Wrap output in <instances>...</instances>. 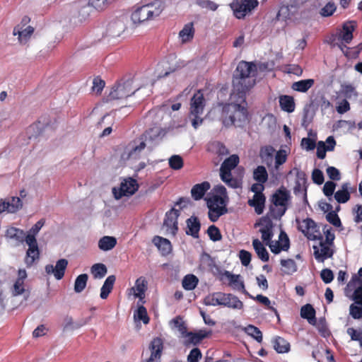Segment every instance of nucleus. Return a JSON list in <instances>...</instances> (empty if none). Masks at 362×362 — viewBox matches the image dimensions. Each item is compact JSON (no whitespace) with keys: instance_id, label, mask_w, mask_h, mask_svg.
Instances as JSON below:
<instances>
[{"instance_id":"nucleus-33","label":"nucleus","mask_w":362,"mask_h":362,"mask_svg":"<svg viewBox=\"0 0 362 362\" xmlns=\"http://www.w3.org/2000/svg\"><path fill=\"white\" fill-rule=\"evenodd\" d=\"M252 246L255 250L258 257L263 262H268L269 255L264 245L258 239L252 240Z\"/></svg>"},{"instance_id":"nucleus-62","label":"nucleus","mask_w":362,"mask_h":362,"mask_svg":"<svg viewBox=\"0 0 362 362\" xmlns=\"http://www.w3.org/2000/svg\"><path fill=\"white\" fill-rule=\"evenodd\" d=\"M202 356V354L200 349L199 348H194L190 351L187 356V362H198Z\"/></svg>"},{"instance_id":"nucleus-60","label":"nucleus","mask_w":362,"mask_h":362,"mask_svg":"<svg viewBox=\"0 0 362 362\" xmlns=\"http://www.w3.org/2000/svg\"><path fill=\"white\" fill-rule=\"evenodd\" d=\"M105 81L101 79L100 77H95L93 79V91L95 92L96 93H101L102 90H103L105 87Z\"/></svg>"},{"instance_id":"nucleus-22","label":"nucleus","mask_w":362,"mask_h":362,"mask_svg":"<svg viewBox=\"0 0 362 362\" xmlns=\"http://www.w3.org/2000/svg\"><path fill=\"white\" fill-rule=\"evenodd\" d=\"M187 230L186 233L194 238H199V233L201 228V223L197 216H191L186 221Z\"/></svg>"},{"instance_id":"nucleus-57","label":"nucleus","mask_w":362,"mask_h":362,"mask_svg":"<svg viewBox=\"0 0 362 362\" xmlns=\"http://www.w3.org/2000/svg\"><path fill=\"white\" fill-rule=\"evenodd\" d=\"M326 219L329 223L332 224L336 227H339L341 225V220L339 216L334 211H331L327 213V214L326 215Z\"/></svg>"},{"instance_id":"nucleus-32","label":"nucleus","mask_w":362,"mask_h":362,"mask_svg":"<svg viewBox=\"0 0 362 362\" xmlns=\"http://www.w3.org/2000/svg\"><path fill=\"white\" fill-rule=\"evenodd\" d=\"M349 185V182L344 183L341 185V189L335 192L334 199L338 203L344 204L350 199Z\"/></svg>"},{"instance_id":"nucleus-42","label":"nucleus","mask_w":362,"mask_h":362,"mask_svg":"<svg viewBox=\"0 0 362 362\" xmlns=\"http://www.w3.org/2000/svg\"><path fill=\"white\" fill-rule=\"evenodd\" d=\"M247 296H249V298L255 299L261 304L266 306L268 310L273 312L278 317H279V315L277 310L274 306L271 305V301L267 296H264L262 294H259L256 297H253L249 293Z\"/></svg>"},{"instance_id":"nucleus-7","label":"nucleus","mask_w":362,"mask_h":362,"mask_svg":"<svg viewBox=\"0 0 362 362\" xmlns=\"http://www.w3.org/2000/svg\"><path fill=\"white\" fill-rule=\"evenodd\" d=\"M206 105V100L202 90H198L190 100V115L193 117L192 124L197 129L203 122L202 115Z\"/></svg>"},{"instance_id":"nucleus-51","label":"nucleus","mask_w":362,"mask_h":362,"mask_svg":"<svg viewBox=\"0 0 362 362\" xmlns=\"http://www.w3.org/2000/svg\"><path fill=\"white\" fill-rule=\"evenodd\" d=\"M169 165L173 170H180L183 167V159L178 155L172 156L169 159Z\"/></svg>"},{"instance_id":"nucleus-58","label":"nucleus","mask_w":362,"mask_h":362,"mask_svg":"<svg viewBox=\"0 0 362 362\" xmlns=\"http://www.w3.org/2000/svg\"><path fill=\"white\" fill-rule=\"evenodd\" d=\"M279 238V241L276 244L279 243L281 246V248H283V250L287 251L290 247V240L287 234L284 231H281Z\"/></svg>"},{"instance_id":"nucleus-53","label":"nucleus","mask_w":362,"mask_h":362,"mask_svg":"<svg viewBox=\"0 0 362 362\" xmlns=\"http://www.w3.org/2000/svg\"><path fill=\"white\" fill-rule=\"evenodd\" d=\"M115 0H89V4L97 10H103Z\"/></svg>"},{"instance_id":"nucleus-46","label":"nucleus","mask_w":362,"mask_h":362,"mask_svg":"<svg viewBox=\"0 0 362 362\" xmlns=\"http://www.w3.org/2000/svg\"><path fill=\"white\" fill-rule=\"evenodd\" d=\"M245 332L257 342L261 343L262 341V332L258 327L249 325L245 328Z\"/></svg>"},{"instance_id":"nucleus-61","label":"nucleus","mask_w":362,"mask_h":362,"mask_svg":"<svg viewBox=\"0 0 362 362\" xmlns=\"http://www.w3.org/2000/svg\"><path fill=\"white\" fill-rule=\"evenodd\" d=\"M136 316L139 320H141L144 322V324L146 325L149 322L150 319L144 306L141 305L138 308Z\"/></svg>"},{"instance_id":"nucleus-41","label":"nucleus","mask_w":362,"mask_h":362,"mask_svg":"<svg viewBox=\"0 0 362 362\" xmlns=\"http://www.w3.org/2000/svg\"><path fill=\"white\" fill-rule=\"evenodd\" d=\"M199 282L198 278L194 274L186 275L182 280V287L187 291H192L196 288Z\"/></svg>"},{"instance_id":"nucleus-11","label":"nucleus","mask_w":362,"mask_h":362,"mask_svg":"<svg viewBox=\"0 0 362 362\" xmlns=\"http://www.w3.org/2000/svg\"><path fill=\"white\" fill-rule=\"evenodd\" d=\"M260 227L259 232L262 234V240L266 245H269V242L274 236V224L272 218L267 214L262 216L259 220L255 223V228Z\"/></svg>"},{"instance_id":"nucleus-36","label":"nucleus","mask_w":362,"mask_h":362,"mask_svg":"<svg viewBox=\"0 0 362 362\" xmlns=\"http://www.w3.org/2000/svg\"><path fill=\"white\" fill-rule=\"evenodd\" d=\"M354 21L344 23L342 26L341 39L346 43H350L353 39V32L355 30Z\"/></svg>"},{"instance_id":"nucleus-20","label":"nucleus","mask_w":362,"mask_h":362,"mask_svg":"<svg viewBox=\"0 0 362 362\" xmlns=\"http://www.w3.org/2000/svg\"><path fill=\"white\" fill-rule=\"evenodd\" d=\"M33 32L34 28L30 25L23 27L21 25H17L13 28V35H18V41L21 44H25L30 38Z\"/></svg>"},{"instance_id":"nucleus-27","label":"nucleus","mask_w":362,"mask_h":362,"mask_svg":"<svg viewBox=\"0 0 362 362\" xmlns=\"http://www.w3.org/2000/svg\"><path fill=\"white\" fill-rule=\"evenodd\" d=\"M266 197L264 194H254L252 199L248 201V204L255 208L257 214L263 213Z\"/></svg>"},{"instance_id":"nucleus-24","label":"nucleus","mask_w":362,"mask_h":362,"mask_svg":"<svg viewBox=\"0 0 362 362\" xmlns=\"http://www.w3.org/2000/svg\"><path fill=\"white\" fill-rule=\"evenodd\" d=\"M240 159L238 155L233 154L224 160L220 168V173H230L239 163Z\"/></svg>"},{"instance_id":"nucleus-17","label":"nucleus","mask_w":362,"mask_h":362,"mask_svg":"<svg viewBox=\"0 0 362 362\" xmlns=\"http://www.w3.org/2000/svg\"><path fill=\"white\" fill-rule=\"evenodd\" d=\"M221 276L228 279V284L233 289L240 291L245 295H248L249 293L245 290L244 281L240 274H233L226 270L221 274Z\"/></svg>"},{"instance_id":"nucleus-13","label":"nucleus","mask_w":362,"mask_h":362,"mask_svg":"<svg viewBox=\"0 0 362 362\" xmlns=\"http://www.w3.org/2000/svg\"><path fill=\"white\" fill-rule=\"evenodd\" d=\"M26 244L28 245V249L26 252L25 262L28 267H30L35 260L40 258V250L36 238H29L28 240H26Z\"/></svg>"},{"instance_id":"nucleus-23","label":"nucleus","mask_w":362,"mask_h":362,"mask_svg":"<svg viewBox=\"0 0 362 362\" xmlns=\"http://www.w3.org/2000/svg\"><path fill=\"white\" fill-rule=\"evenodd\" d=\"M210 187L211 185L207 181L194 185L191 189L192 197L196 201L202 199Z\"/></svg>"},{"instance_id":"nucleus-16","label":"nucleus","mask_w":362,"mask_h":362,"mask_svg":"<svg viewBox=\"0 0 362 362\" xmlns=\"http://www.w3.org/2000/svg\"><path fill=\"white\" fill-rule=\"evenodd\" d=\"M149 349L151 350L150 357L141 362H155L160 360L163 349V344L161 339L158 337L154 338L149 345Z\"/></svg>"},{"instance_id":"nucleus-9","label":"nucleus","mask_w":362,"mask_h":362,"mask_svg":"<svg viewBox=\"0 0 362 362\" xmlns=\"http://www.w3.org/2000/svg\"><path fill=\"white\" fill-rule=\"evenodd\" d=\"M230 6L235 16L240 19L256 8L258 6V1L257 0H233Z\"/></svg>"},{"instance_id":"nucleus-59","label":"nucleus","mask_w":362,"mask_h":362,"mask_svg":"<svg viewBox=\"0 0 362 362\" xmlns=\"http://www.w3.org/2000/svg\"><path fill=\"white\" fill-rule=\"evenodd\" d=\"M336 6L333 2H328L320 11L321 16L328 17L332 16L336 11Z\"/></svg>"},{"instance_id":"nucleus-49","label":"nucleus","mask_w":362,"mask_h":362,"mask_svg":"<svg viewBox=\"0 0 362 362\" xmlns=\"http://www.w3.org/2000/svg\"><path fill=\"white\" fill-rule=\"evenodd\" d=\"M207 234L214 242L221 240L222 238L220 230L215 225H211L208 228Z\"/></svg>"},{"instance_id":"nucleus-56","label":"nucleus","mask_w":362,"mask_h":362,"mask_svg":"<svg viewBox=\"0 0 362 362\" xmlns=\"http://www.w3.org/2000/svg\"><path fill=\"white\" fill-rule=\"evenodd\" d=\"M349 313L354 319L362 318V305L352 303L349 306Z\"/></svg>"},{"instance_id":"nucleus-31","label":"nucleus","mask_w":362,"mask_h":362,"mask_svg":"<svg viewBox=\"0 0 362 362\" xmlns=\"http://www.w3.org/2000/svg\"><path fill=\"white\" fill-rule=\"evenodd\" d=\"M274 349L277 353L284 354L290 350V344L284 338L281 337H276L272 340Z\"/></svg>"},{"instance_id":"nucleus-25","label":"nucleus","mask_w":362,"mask_h":362,"mask_svg":"<svg viewBox=\"0 0 362 362\" xmlns=\"http://www.w3.org/2000/svg\"><path fill=\"white\" fill-rule=\"evenodd\" d=\"M275 151V148L270 145L264 146L260 148L259 157L262 162L268 167H269L273 163Z\"/></svg>"},{"instance_id":"nucleus-15","label":"nucleus","mask_w":362,"mask_h":362,"mask_svg":"<svg viewBox=\"0 0 362 362\" xmlns=\"http://www.w3.org/2000/svg\"><path fill=\"white\" fill-rule=\"evenodd\" d=\"M161 133V129L158 127H153L149 129L148 131L145 132L144 134L141 136L140 138L141 141L138 145H135L132 147V149L129 152V156H132L135 153H140L142 150H144L146 147V143L144 140V136L145 138L149 137L151 139H153L156 137H158L160 136Z\"/></svg>"},{"instance_id":"nucleus-2","label":"nucleus","mask_w":362,"mask_h":362,"mask_svg":"<svg viewBox=\"0 0 362 362\" xmlns=\"http://www.w3.org/2000/svg\"><path fill=\"white\" fill-rule=\"evenodd\" d=\"M298 228L308 238V239L312 240H320V250L318 246H313L314 256L318 262H323L326 259L332 257L334 251L329 247L328 244L332 243L334 236L329 239V235H327L326 241H323L322 235H321L315 222L310 218L304 219Z\"/></svg>"},{"instance_id":"nucleus-63","label":"nucleus","mask_w":362,"mask_h":362,"mask_svg":"<svg viewBox=\"0 0 362 362\" xmlns=\"http://www.w3.org/2000/svg\"><path fill=\"white\" fill-rule=\"evenodd\" d=\"M312 180L314 183L322 185L325 181L323 173L320 169H314L312 173Z\"/></svg>"},{"instance_id":"nucleus-21","label":"nucleus","mask_w":362,"mask_h":362,"mask_svg":"<svg viewBox=\"0 0 362 362\" xmlns=\"http://www.w3.org/2000/svg\"><path fill=\"white\" fill-rule=\"evenodd\" d=\"M153 243L158 247L163 256H166L172 252V245L167 238L156 235L152 240Z\"/></svg>"},{"instance_id":"nucleus-14","label":"nucleus","mask_w":362,"mask_h":362,"mask_svg":"<svg viewBox=\"0 0 362 362\" xmlns=\"http://www.w3.org/2000/svg\"><path fill=\"white\" fill-rule=\"evenodd\" d=\"M68 265V261L66 259H59L56 265L47 264L45 266V272L47 274H53L56 279H62L65 274Z\"/></svg>"},{"instance_id":"nucleus-52","label":"nucleus","mask_w":362,"mask_h":362,"mask_svg":"<svg viewBox=\"0 0 362 362\" xmlns=\"http://www.w3.org/2000/svg\"><path fill=\"white\" fill-rule=\"evenodd\" d=\"M195 3L202 8H206L213 11H216L218 7V4L210 0H195Z\"/></svg>"},{"instance_id":"nucleus-55","label":"nucleus","mask_w":362,"mask_h":362,"mask_svg":"<svg viewBox=\"0 0 362 362\" xmlns=\"http://www.w3.org/2000/svg\"><path fill=\"white\" fill-rule=\"evenodd\" d=\"M173 322L175 327L178 329L179 332L184 337L187 332V328L183 322L182 318L180 315L177 316L173 320Z\"/></svg>"},{"instance_id":"nucleus-48","label":"nucleus","mask_w":362,"mask_h":362,"mask_svg":"<svg viewBox=\"0 0 362 362\" xmlns=\"http://www.w3.org/2000/svg\"><path fill=\"white\" fill-rule=\"evenodd\" d=\"M45 220L44 218H41L35 225H33L28 232V234H26V240H28L29 238H36L35 236L37 235L42 227L45 225Z\"/></svg>"},{"instance_id":"nucleus-1","label":"nucleus","mask_w":362,"mask_h":362,"mask_svg":"<svg viewBox=\"0 0 362 362\" xmlns=\"http://www.w3.org/2000/svg\"><path fill=\"white\" fill-rule=\"evenodd\" d=\"M257 69L254 62L241 61L233 76L231 102L222 107L221 120L226 127H243L250 122L247 93L256 83Z\"/></svg>"},{"instance_id":"nucleus-8","label":"nucleus","mask_w":362,"mask_h":362,"mask_svg":"<svg viewBox=\"0 0 362 362\" xmlns=\"http://www.w3.org/2000/svg\"><path fill=\"white\" fill-rule=\"evenodd\" d=\"M132 88V82L126 81L115 84L107 96V100H114L127 98L135 93Z\"/></svg>"},{"instance_id":"nucleus-64","label":"nucleus","mask_w":362,"mask_h":362,"mask_svg":"<svg viewBox=\"0 0 362 362\" xmlns=\"http://www.w3.org/2000/svg\"><path fill=\"white\" fill-rule=\"evenodd\" d=\"M320 277L324 283L329 284L334 279V274L329 269H324L320 272Z\"/></svg>"},{"instance_id":"nucleus-28","label":"nucleus","mask_w":362,"mask_h":362,"mask_svg":"<svg viewBox=\"0 0 362 362\" xmlns=\"http://www.w3.org/2000/svg\"><path fill=\"white\" fill-rule=\"evenodd\" d=\"M315 84V80L313 78L300 80L293 82L291 88L297 92L306 93Z\"/></svg>"},{"instance_id":"nucleus-39","label":"nucleus","mask_w":362,"mask_h":362,"mask_svg":"<svg viewBox=\"0 0 362 362\" xmlns=\"http://www.w3.org/2000/svg\"><path fill=\"white\" fill-rule=\"evenodd\" d=\"M221 180L225 182L229 187L236 189L241 187V181L238 178L233 177L232 173H220Z\"/></svg>"},{"instance_id":"nucleus-45","label":"nucleus","mask_w":362,"mask_h":362,"mask_svg":"<svg viewBox=\"0 0 362 362\" xmlns=\"http://www.w3.org/2000/svg\"><path fill=\"white\" fill-rule=\"evenodd\" d=\"M88 276L86 274L78 275L74 283V291L76 293L82 292L86 286Z\"/></svg>"},{"instance_id":"nucleus-34","label":"nucleus","mask_w":362,"mask_h":362,"mask_svg":"<svg viewBox=\"0 0 362 362\" xmlns=\"http://www.w3.org/2000/svg\"><path fill=\"white\" fill-rule=\"evenodd\" d=\"M115 281L116 277L115 275H110L105 279L100 290V296L102 299H106L108 297L113 288Z\"/></svg>"},{"instance_id":"nucleus-44","label":"nucleus","mask_w":362,"mask_h":362,"mask_svg":"<svg viewBox=\"0 0 362 362\" xmlns=\"http://www.w3.org/2000/svg\"><path fill=\"white\" fill-rule=\"evenodd\" d=\"M281 265L283 272L286 274H292L297 270V267L295 261L291 259H281Z\"/></svg>"},{"instance_id":"nucleus-5","label":"nucleus","mask_w":362,"mask_h":362,"mask_svg":"<svg viewBox=\"0 0 362 362\" xmlns=\"http://www.w3.org/2000/svg\"><path fill=\"white\" fill-rule=\"evenodd\" d=\"M291 198L290 192L284 186H281L277 189L271 197L272 204L277 209L271 206L269 208L270 216L274 219L283 216L288 209Z\"/></svg>"},{"instance_id":"nucleus-6","label":"nucleus","mask_w":362,"mask_h":362,"mask_svg":"<svg viewBox=\"0 0 362 362\" xmlns=\"http://www.w3.org/2000/svg\"><path fill=\"white\" fill-rule=\"evenodd\" d=\"M206 305H223L232 309L240 310L243 308V303L235 295L216 292L207 296L204 298Z\"/></svg>"},{"instance_id":"nucleus-12","label":"nucleus","mask_w":362,"mask_h":362,"mask_svg":"<svg viewBox=\"0 0 362 362\" xmlns=\"http://www.w3.org/2000/svg\"><path fill=\"white\" fill-rule=\"evenodd\" d=\"M180 214V210L174 208L171 209L165 214L163 225L166 228L167 231L174 236L177 234L178 230L177 218Z\"/></svg>"},{"instance_id":"nucleus-40","label":"nucleus","mask_w":362,"mask_h":362,"mask_svg":"<svg viewBox=\"0 0 362 362\" xmlns=\"http://www.w3.org/2000/svg\"><path fill=\"white\" fill-rule=\"evenodd\" d=\"M253 178L258 182L265 183L268 180V173L265 167L258 165L253 171Z\"/></svg>"},{"instance_id":"nucleus-18","label":"nucleus","mask_w":362,"mask_h":362,"mask_svg":"<svg viewBox=\"0 0 362 362\" xmlns=\"http://www.w3.org/2000/svg\"><path fill=\"white\" fill-rule=\"evenodd\" d=\"M5 238L11 240L19 245L24 242L26 243V233L22 229L13 226L8 227L5 231Z\"/></svg>"},{"instance_id":"nucleus-37","label":"nucleus","mask_w":362,"mask_h":362,"mask_svg":"<svg viewBox=\"0 0 362 362\" xmlns=\"http://www.w3.org/2000/svg\"><path fill=\"white\" fill-rule=\"evenodd\" d=\"M117 245V239L113 236H103L98 241V247L103 251L113 249Z\"/></svg>"},{"instance_id":"nucleus-43","label":"nucleus","mask_w":362,"mask_h":362,"mask_svg":"<svg viewBox=\"0 0 362 362\" xmlns=\"http://www.w3.org/2000/svg\"><path fill=\"white\" fill-rule=\"evenodd\" d=\"M8 213H16L19 211L23 206V202L21 198L17 197H12L8 201Z\"/></svg>"},{"instance_id":"nucleus-19","label":"nucleus","mask_w":362,"mask_h":362,"mask_svg":"<svg viewBox=\"0 0 362 362\" xmlns=\"http://www.w3.org/2000/svg\"><path fill=\"white\" fill-rule=\"evenodd\" d=\"M211 334V331H206L204 329H200L197 332H187L184 337L187 338L185 341V344L187 346L189 344L197 345L201 341L210 336Z\"/></svg>"},{"instance_id":"nucleus-3","label":"nucleus","mask_w":362,"mask_h":362,"mask_svg":"<svg viewBox=\"0 0 362 362\" xmlns=\"http://www.w3.org/2000/svg\"><path fill=\"white\" fill-rule=\"evenodd\" d=\"M214 193L206 199L209 208V218L211 222H216L220 216L228 212L226 207L228 197L227 191L223 185H218L214 187Z\"/></svg>"},{"instance_id":"nucleus-26","label":"nucleus","mask_w":362,"mask_h":362,"mask_svg":"<svg viewBox=\"0 0 362 362\" xmlns=\"http://www.w3.org/2000/svg\"><path fill=\"white\" fill-rule=\"evenodd\" d=\"M279 99L280 107L283 111L288 113L294 112L296 104L293 97L288 95H281Z\"/></svg>"},{"instance_id":"nucleus-35","label":"nucleus","mask_w":362,"mask_h":362,"mask_svg":"<svg viewBox=\"0 0 362 362\" xmlns=\"http://www.w3.org/2000/svg\"><path fill=\"white\" fill-rule=\"evenodd\" d=\"M298 180L296 182L295 187L293 188V192L295 194H298L299 193L303 192L305 199L307 197V187L306 182L307 179L305 177V174L304 173H298L297 175Z\"/></svg>"},{"instance_id":"nucleus-47","label":"nucleus","mask_w":362,"mask_h":362,"mask_svg":"<svg viewBox=\"0 0 362 362\" xmlns=\"http://www.w3.org/2000/svg\"><path fill=\"white\" fill-rule=\"evenodd\" d=\"M91 273L95 279H101L107 274V267L102 263H97L91 267Z\"/></svg>"},{"instance_id":"nucleus-50","label":"nucleus","mask_w":362,"mask_h":362,"mask_svg":"<svg viewBox=\"0 0 362 362\" xmlns=\"http://www.w3.org/2000/svg\"><path fill=\"white\" fill-rule=\"evenodd\" d=\"M11 291L13 296H18L24 293L25 291L24 282L16 280Z\"/></svg>"},{"instance_id":"nucleus-38","label":"nucleus","mask_w":362,"mask_h":362,"mask_svg":"<svg viewBox=\"0 0 362 362\" xmlns=\"http://www.w3.org/2000/svg\"><path fill=\"white\" fill-rule=\"evenodd\" d=\"M315 310L310 304H306L300 309L301 317L308 320L310 324L315 322Z\"/></svg>"},{"instance_id":"nucleus-54","label":"nucleus","mask_w":362,"mask_h":362,"mask_svg":"<svg viewBox=\"0 0 362 362\" xmlns=\"http://www.w3.org/2000/svg\"><path fill=\"white\" fill-rule=\"evenodd\" d=\"M287 159V154L286 151L279 150L276 153L275 155V163L274 167L276 169H278L280 165H283L286 163Z\"/></svg>"},{"instance_id":"nucleus-30","label":"nucleus","mask_w":362,"mask_h":362,"mask_svg":"<svg viewBox=\"0 0 362 362\" xmlns=\"http://www.w3.org/2000/svg\"><path fill=\"white\" fill-rule=\"evenodd\" d=\"M148 288V282L145 277L141 276L138 278L135 281V286L133 288L135 291L134 296L140 299H142L145 296V292Z\"/></svg>"},{"instance_id":"nucleus-10","label":"nucleus","mask_w":362,"mask_h":362,"mask_svg":"<svg viewBox=\"0 0 362 362\" xmlns=\"http://www.w3.org/2000/svg\"><path fill=\"white\" fill-rule=\"evenodd\" d=\"M139 189V185L136 180L129 177L124 179L120 184L119 188L117 189L113 188L112 192L116 199H119L122 197H129L134 194Z\"/></svg>"},{"instance_id":"nucleus-4","label":"nucleus","mask_w":362,"mask_h":362,"mask_svg":"<svg viewBox=\"0 0 362 362\" xmlns=\"http://www.w3.org/2000/svg\"><path fill=\"white\" fill-rule=\"evenodd\" d=\"M165 8L163 0H153L136 8L131 15L134 24L153 21L159 17Z\"/></svg>"},{"instance_id":"nucleus-29","label":"nucleus","mask_w":362,"mask_h":362,"mask_svg":"<svg viewBox=\"0 0 362 362\" xmlns=\"http://www.w3.org/2000/svg\"><path fill=\"white\" fill-rule=\"evenodd\" d=\"M194 35V28L193 23H188L185 25L183 28L179 33V37L181 38L182 43H186L191 41Z\"/></svg>"}]
</instances>
